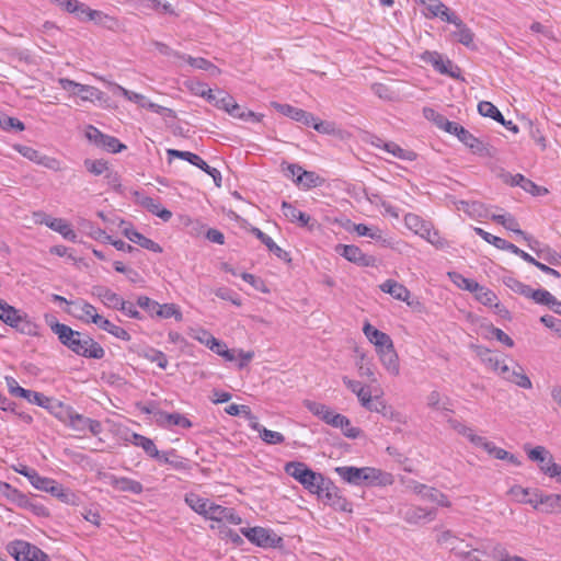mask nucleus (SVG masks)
I'll list each match as a JSON object with an SVG mask.
<instances>
[{
	"label": "nucleus",
	"instance_id": "nucleus-9",
	"mask_svg": "<svg viewBox=\"0 0 561 561\" xmlns=\"http://www.w3.org/2000/svg\"><path fill=\"white\" fill-rule=\"evenodd\" d=\"M100 479L116 491L140 494L144 486L139 481L127 477H119L110 472L100 473Z\"/></svg>",
	"mask_w": 561,
	"mask_h": 561
},
{
	"label": "nucleus",
	"instance_id": "nucleus-35",
	"mask_svg": "<svg viewBox=\"0 0 561 561\" xmlns=\"http://www.w3.org/2000/svg\"><path fill=\"white\" fill-rule=\"evenodd\" d=\"M0 320L7 325L19 328L23 321V316L18 309L8 305L7 302H3L0 307Z\"/></svg>",
	"mask_w": 561,
	"mask_h": 561
},
{
	"label": "nucleus",
	"instance_id": "nucleus-52",
	"mask_svg": "<svg viewBox=\"0 0 561 561\" xmlns=\"http://www.w3.org/2000/svg\"><path fill=\"white\" fill-rule=\"evenodd\" d=\"M457 432L462 435L465 438H467L476 448H483L485 442L488 440L486 437L478 435L474 433V431L466 425H459L456 427Z\"/></svg>",
	"mask_w": 561,
	"mask_h": 561
},
{
	"label": "nucleus",
	"instance_id": "nucleus-61",
	"mask_svg": "<svg viewBox=\"0 0 561 561\" xmlns=\"http://www.w3.org/2000/svg\"><path fill=\"white\" fill-rule=\"evenodd\" d=\"M54 410L50 411L55 414L57 419H59L62 423L68 425L70 421V415H72L73 409L71 407L65 405L62 402L54 400Z\"/></svg>",
	"mask_w": 561,
	"mask_h": 561
},
{
	"label": "nucleus",
	"instance_id": "nucleus-25",
	"mask_svg": "<svg viewBox=\"0 0 561 561\" xmlns=\"http://www.w3.org/2000/svg\"><path fill=\"white\" fill-rule=\"evenodd\" d=\"M123 233L129 241L140 245L141 248H144L146 250L152 251L154 253L162 252V248L157 242L145 237L144 234H141L140 232H138L137 230H135L131 227L125 228L123 230Z\"/></svg>",
	"mask_w": 561,
	"mask_h": 561
},
{
	"label": "nucleus",
	"instance_id": "nucleus-24",
	"mask_svg": "<svg viewBox=\"0 0 561 561\" xmlns=\"http://www.w3.org/2000/svg\"><path fill=\"white\" fill-rule=\"evenodd\" d=\"M403 519L410 524H417L421 520H432L435 517V511L421 506H407L400 511Z\"/></svg>",
	"mask_w": 561,
	"mask_h": 561
},
{
	"label": "nucleus",
	"instance_id": "nucleus-8",
	"mask_svg": "<svg viewBox=\"0 0 561 561\" xmlns=\"http://www.w3.org/2000/svg\"><path fill=\"white\" fill-rule=\"evenodd\" d=\"M67 311L76 319L88 324L93 323L96 325L102 317L98 313L96 308L84 299L70 301Z\"/></svg>",
	"mask_w": 561,
	"mask_h": 561
},
{
	"label": "nucleus",
	"instance_id": "nucleus-12",
	"mask_svg": "<svg viewBox=\"0 0 561 561\" xmlns=\"http://www.w3.org/2000/svg\"><path fill=\"white\" fill-rule=\"evenodd\" d=\"M363 333L366 336V339L371 343L375 347L376 354H379L381 352L388 351L392 347L393 341L390 337L389 334L378 330L374 325H371L369 322H365L363 325Z\"/></svg>",
	"mask_w": 561,
	"mask_h": 561
},
{
	"label": "nucleus",
	"instance_id": "nucleus-33",
	"mask_svg": "<svg viewBox=\"0 0 561 561\" xmlns=\"http://www.w3.org/2000/svg\"><path fill=\"white\" fill-rule=\"evenodd\" d=\"M46 222V227L51 229L55 232H58L68 241L77 242V233L72 229L71 225L64 218H53V220H48Z\"/></svg>",
	"mask_w": 561,
	"mask_h": 561
},
{
	"label": "nucleus",
	"instance_id": "nucleus-64",
	"mask_svg": "<svg viewBox=\"0 0 561 561\" xmlns=\"http://www.w3.org/2000/svg\"><path fill=\"white\" fill-rule=\"evenodd\" d=\"M541 472L550 478H556L558 482H561V466L554 462L553 457L547 465L541 466Z\"/></svg>",
	"mask_w": 561,
	"mask_h": 561
},
{
	"label": "nucleus",
	"instance_id": "nucleus-50",
	"mask_svg": "<svg viewBox=\"0 0 561 561\" xmlns=\"http://www.w3.org/2000/svg\"><path fill=\"white\" fill-rule=\"evenodd\" d=\"M45 492L51 494L53 496L59 499L65 503H71L75 497V494L70 490L64 488L54 479L51 480V484L48 485Z\"/></svg>",
	"mask_w": 561,
	"mask_h": 561
},
{
	"label": "nucleus",
	"instance_id": "nucleus-10",
	"mask_svg": "<svg viewBox=\"0 0 561 561\" xmlns=\"http://www.w3.org/2000/svg\"><path fill=\"white\" fill-rule=\"evenodd\" d=\"M335 252L358 266L368 267L376 265V259L373 255L365 254L354 244H337L335 245Z\"/></svg>",
	"mask_w": 561,
	"mask_h": 561
},
{
	"label": "nucleus",
	"instance_id": "nucleus-59",
	"mask_svg": "<svg viewBox=\"0 0 561 561\" xmlns=\"http://www.w3.org/2000/svg\"><path fill=\"white\" fill-rule=\"evenodd\" d=\"M434 121H435L436 125H437L440 129H443V130H445V131H447V133H449V134H451V135H456L457 137H458V135L460 134V130H459V129H462V128H463V127H462L461 125H459L458 123L450 122V121H448L446 117H444L443 115H439V114L435 115Z\"/></svg>",
	"mask_w": 561,
	"mask_h": 561
},
{
	"label": "nucleus",
	"instance_id": "nucleus-21",
	"mask_svg": "<svg viewBox=\"0 0 561 561\" xmlns=\"http://www.w3.org/2000/svg\"><path fill=\"white\" fill-rule=\"evenodd\" d=\"M174 56L179 59L178 67H183L184 64H187L194 69L205 70L211 75H217L220 72V70L214 64L205 58L192 57L185 54H174Z\"/></svg>",
	"mask_w": 561,
	"mask_h": 561
},
{
	"label": "nucleus",
	"instance_id": "nucleus-19",
	"mask_svg": "<svg viewBox=\"0 0 561 561\" xmlns=\"http://www.w3.org/2000/svg\"><path fill=\"white\" fill-rule=\"evenodd\" d=\"M379 289L382 293L389 294L390 296H392L394 299H397L399 301L407 302L409 306L411 305L410 290L404 285L398 283L397 280L387 279L379 285Z\"/></svg>",
	"mask_w": 561,
	"mask_h": 561
},
{
	"label": "nucleus",
	"instance_id": "nucleus-23",
	"mask_svg": "<svg viewBox=\"0 0 561 561\" xmlns=\"http://www.w3.org/2000/svg\"><path fill=\"white\" fill-rule=\"evenodd\" d=\"M137 197V203L140 204L144 208H146L151 214L161 218L163 221H169L172 217V213L161 206V204L152 197L140 195L139 193H135Z\"/></svg>",
	"mask_w": 561,
	"mask_h": 561
},
{
	"label": "nucleus",
	"instance_id": "nucleus-4",
	"mask_svg": "<svg viewBox=\"0 0 561 561\" xmlns=\"http://www.w3.org/2000/svg\"><path fill=\"white\" fill-rule=\"evenodd\" d=\"M316 495L322 503L330 505L336 511L352 512L353 510L352 504L342 494V491L327 478L323 480V485H320L319 491L316 492Z\"/></svg>",
	"mask_w": 561,
	"mask_h": 561
},
{
	"label": "nucleus",
	"instance_id": "nucleus-16",
	"mask_svg": "<svg viewBox=\"0 0 561 561\" xmlns=\"http://www.w3.org/2000/svg\"><path fill=\"white\" fill-rule=\"evenodd\" d=\"M156 423L163 428H172L179 426L182 428H191L192 422L180 413H168L165 411H157L154 413Z\"/></svg>",
	"mask_w": 561,
	"mask_h": 561
},
{
	"label": "nucleus",
	"instance_id": "nucleus-38",
	"mask_svg": "<svg viewBox=\"0 0 561 561\" xmlns=\"http://www.w3.org/2000/svg\"><path fill=\"white\" fill-rule=\"evenodd\" d=\"M477 355L479 356L480 360L485 365V367L494 373L495 370H499L500 364H502L503 360L500 354L484 347H478Z\"/></svg>",
	"mask_w": 561,
	"mask_h": 561
},
{
	"label": "nucleus",
	"instance_id": "nucleus-28",
	"mask_svg": "<svg viewBox=\"0 0 561 561\" xmlns=\"http://www.w3.org/2000/svg\"><path fill=\"white\" fill-rule=\"evenodd\" d=\"M457 209L465 211L469 217L473 219L490 218L491 213L489 208L481 202H467L460 201L457 204Z\"/></svg>",
	"mask_w": 561,
	"mask_h": 561
},
{
	"label": "nucleus",
	"instance_id": "nucleus-6",
	"mask_svg": "<svg viewBox=\"0 0 561 561\" xmlns=\"http://www.w3.org/2000/svg\"><path fill=\"white\" fill-rule=\"evenodd\" d=\"M16 561H48V556L30 542L18 540L9 547Z\"/></svg>",
	"mask_w": 561,
	"mask_h": 561
},
{
	"label": "nucleus",
	"instance_id": "nucleus-60",
	"mask_svg": "<svg viewBox=\"0 0 561 561\" xmlns=\"http://www.w3.org/2000/svg\"><path fill=\"white\" fill-rule=\"evenodd\" d=\"M253 233L257 237V239H260L266 247L267 249L273 252L276 256L278 257H282L283 254L285 253L284 250L278 247L274 240L267 236L266 233H264L263 231H261L260 229L255 228L253 229Z\"/></svg>",
	"mask_w": 561,
	"mask_h": 561
},
{
	"label": "nucleus",
	"instance_id": "nucleus-3",
	"mask_svg": "<svg viewBox=\"0 0 561 561\" xmlns=\"http://www.w3.org/2000/svg\"><path fill=\"white\" fill-rule=\"evenodd\" d=\"M284 471L296 481H298L309 493L316 494L320 485H323L325 477L322 473L314 472L305 462L289 461L285 463Z\"/></svg>",
	"mask_w": 561,
	"mask_h": 561
},
{
	"label": "nucleus",
	"instance_id": "nucleus-55",
	"mask_svg": "<svg viewBox=\"0 0 561 561\" xmlns=\"http://www.w3.org/2000/svg\"><path fill=\"white\" fill-rule=\"evenodd\" d=\"M365 409H367L371 412L380 413L383 416H387L390 419H394V416L398 415L397 413L391 411V409L387 405V403L378 396L373 398V400L369 403V407H366Z\"/></svg>",
	"mask_w": 561,
	"mask_h": 561
},
{
	"label": "nucleus",
	"instance_id": "nucleus-30",
	"mask_svg": "<svg viewBox=\"0 0 561 561\" xmlns=\"http://www.w3.org/2000/svg\"><path fill=\"white\" fill-rule=\"evenodd\" d=\"M382 367L391 376L400 374V360L394 347L377 354Z\"/></svg>",
	"mask_w": 561,
	"mask_h": 561
},
{
	"label": "nucleus",
	"instance_id": "nucleus-46",
	"mask_svg": "<svg viewBox=\"0 0 561 561\" xmlns=\"http://www.w3.org/2000/svg\"><path fill=\"white\" fill-rule=\"evenodd\" d=\"M92 22H94L96 25L102 26L104 28H107L110 31H117L121 27V23L118 19L115 16L108 15L104 13L103 11L95 10V13L93 14Z\"/></svg>",
	"mask_w": 561,
	"mask_h": 561
},
{
	"label": "nucleus",
	"instance_id": "nucleus-32",
	"mask_svg": "<svg viewBox=\"0 0 561 561\" xmlns=\"http://www.w3.org/2000/svg\"><path fill=\"white\" fill-rule=\"evenodd\" d=\"M249 426L259 433L260 438L267 445H279L285 442V436L276 431H271L261 425L257 421H253V424H249Z\"/></svg>",
	"mask_w": 561,
	"mask_h": 561
},
{
	"label": "nucleus",
	"instance_id": "nucleus-48",
	"mask_svg": "<svg viewBox=\"0 0 561 561\" xmlns=\"http://www.w3.org/2000/svg\"><path fill=\"white\" fill-rule=\"evenodd\" d=\"M154 317L160 319L174 318L176 321H182L183 319L182 311L175 304H159Z\"/></svg>",
	"mask_w": 561,
	"mask_h": 561
},
{
	"label": "nucleus",
	"instance_id": "nucleus-26",
	"mask_svg": "<svg viewBox=\"0 0 561 561\" xmlns=\"http://www.w3.org/2000/svg\"><path fill=\"white\" fill-rule=\"evenodd\" d=\"M373 145L383 149L386 152L392 154L394 158L400 160L413 161L416 158L415 152L404 149L393 141L386 142L382 141L381 139H377V141L373 142Z\"/></svg>",
	"mask_w": 561,
	"mask_h": 561
},
{
	"label": "nucleus",
	"instance_id": "nucleus-34",
	"mask_svg": "<svg viewBox=\"0 0 561 561\" xmlns=\"http://www.w3.org/2000/svg\"><path fill=\"white\" fill-rule=\"evenodd\" d=\"M282 213L286 219H288L291 222H297L301 227H306L309 225L310 216L300 211L288 202L282 203Z\"/></svg>",
	"mask_w": 561,
	"mask_h": 561
},
{
	"label": "nucleus",
	"instance_id": "nucleus-36",
	"mask_svg": "<svg viewBox=\"0 0 561 561\" xmlns=\"http://www.w3.org/2000/svg\"><path fill=\"white\" fill-rule=\"evenodd\" d=\"M524 449L529 460L537 462L540 470L541 466L547 465L553 457L551 453L543 446L530 447L529 445H525Z\"/></svg>",
	"mask_w": 561,
	"mask_h": 561
},
{
	"label": "nucleus",
	"instance_id": "nucleus-45",
	"mask_svg": "<svg viewBox=\"0 0 561 561\" xmlns=\"http://www.w3.org/2000/svg\"><path fill=\"white\" fill-rule=\"evenodd\" d=\"M491 219L502 225L505 229L518 234L524 236V231L519 229V224L511 214H492Z\"/></svg>",
	"mask_w": 561,
	"mask_h": 561
},
{
	"label": "nucleus",
	"instance_id": "nucleus-29",
	"mask_svg": "<svg viewBox=\"0 0 561 561\" xmlns=\"http://www.w3.org/2000/svg\"><path fill=\"white\" fill-rule=\"evenodd\" d=\"M92 296L101 300L107 308L117 309L122 301V297L105 286H93Z\"/></svg>",
	"mask_w": 561,
	"mask_h": 561
},
{
	"label": "nucleus",
	"instance_id": "nucleus-40",
	"mask_svg": "<svg viewBox=\"0 0 561 561\" xmlns=\"http://www.w3.org/2000/svg\"><path fill=\"white\" fill-rule=\"evenodd\" d=\"M185 503L198 515L203 517L207 513L210 500L199 496L197 493L190 492L185 495Z\"/></svg>",
	"mask_w": 561,
	"mask_h": 561
},
{
	"label": "nucleus",
	"instance_id": "nucleus-11",
	"mask_svg": "<svg viewBox=\"0 0 561 561\" xmlns=\"http://www.w3.org/2000/svg\"><path fill=\"white\" fill-rule=\"evenodd\" d=\"M241 533L249 541L259 547H275L280 541L279 537L263 527L242 528Z\"/></svg>",
	"mask_w": 561,
	"mask_h": 561
},
{
	"label": "nucleus",
	"instance_id": "nucleus-17",
	"mask_svg": "<svg viewBox=\"0 0 561 561\" xmlns=\"http://www.w3.org/2000/svg\"><path fill=\"white\" fill-rule=\"evenodd\" d=\"M422 14L426 19L438 18L444 22H447L449 18L455 13L448 7H446L440 0H428L421 4Z\"/></svg>",
	"mask_w": 561,
	"mask_h": 561
},
{
	"label": "nucleus",
	"instance_id": "nucleus-56",
	"mask_svg": "<svg viewBox=\"0 0 561 561\" xmlns=\"http://www.w3.org/2000/svg\"><path fill=\"white\" fill-rule=\"evenodd\" d=\"M225 412L231 416L243 415L249 424H253L256 416L251 412L248 405L232 403L225 409Z\"/></svg>",
	"mask_w": 561,
	"mask_h": 561
},
{
	"label": "nucleus",
	"instance_id": "nucleus-58",
	"mask_svg": "<svg viewBox=\"0 0 561 561\" xmlns=\"http://www.w3.org/2000/svg\"><path fill=\"white\" fill-rule=\"evenodd\" d=\"M528 297H530L537 304L548 306L550 309L557 299L551 293H549L546 289H531V293L529 294Z\"/></svg>",
	"mask_w": 561,
	"mask_h": 561
},
{
	"label": "nucleus",
	"instance_id": "nucleus-43",
	"mask_svg": "<svg viewBox=\"0 0 561 561\" xmlns=\"http://www.w3.org/2000/svg\"><path fill=\"white\" fill-rule=\"evenodd\" d=\"M506 380L523 389H530L533 387L531 380L525 374L524 368L518 364L512 368V374L506 376Z\"/></svg>",
	"mask_w": 561,
	"mask_h": 561
},
{
	"label": "nucleus",
	"instance_id": "nucleus-27",
	"mask_svg": "<svg viewBox=\"0 0 561 561\" xmlns=\"http://www.w3.org/2000/svg\"><path fill=\"white\" fill-rule=\"evenodd\" d=\"M423 59L430 62L438 72L451 77L456 76L454 72V64L437 51H426Z\"/></svg>",
	"mask_w": 561,
	"mask_h": 561
},
{
	"label": "nucleus",
	"instance_id": "nucleus-62",
	"mask_svg": "<svg viewBox=\"0 0 561 561\" xmlns=\"http://www.w3.org/2000/svg\"><path fill=\"white\" fill-rule=\"evenodd\" d=\"M144 357L151 363H156L161 369H165L169 363L167 355L154 348H150L145 352Z\"/></svg>",
	"mask_w": 561,
	"mask_h": 561
},
{
	"label": "nucleus",
	"instance_id": "nucleus-39",
	"mask_svg": "<svg viewBox=\"0 0 561 561\" xmlns=\"http://www.w3.org/2000/svg\"><path fill=\"white\" fill-rule=\"evenodd\" d=\"M253 356V352L229 350L228 347L225 350V352L221 353V357H224L227 362L238 360L239 368L245 367L251 362Z\"/></svg>",
	"mask_w": 561,
	"mask_h": 561
},
{
	"label": "nucleus",
	"instance_id": "nucleus-42",
	"mask_svg": "<svg viewBox=\"0 0 561 561\" xmlns=\"http://www.w3.org/2000/svg\"><path fill=\"white\" fill-rule=\"evenodd\" d=\"M68 13L73 14L81 22H89L92 21L95 10L91 9L83 2L72 0Z\"/></svg>",
	"mask_w": 561,
	"mask_h": 561
},
{
	"label": "nucleus",
	"instance_id": "nucleus-53",
	"mask_svg": "<svg viewBox=\"0 0 561 561\" xmlns=\"http://www.w3.org/2000/svg\"><path fill=\"white\" fill-rule=\"evenodd\" d=\"M448 277L458 288L470 293H472L478 285V282L467 278L458 272H448Z\"/></svg>",
	"mask_w": 561,
	"mask_h": 561
},
{
	"label": "nucleus",
	"instance_id": "nucleus-18",
	"mask_svg": "<svg viewBox=\"0 0 561 561\" xmlns=\"http://www.w3.org/2000/svg\"><path fill=\"white\" fill-rule=\"evenodd\" d=\"M474 294V298L482 305L488 307H494L499 314H507L508 311L499 302L497 296L495 293L485 286H482L478 283L477 288L472 291Z\"/></svg>",
	"mask_w": 561,
	"mask_h": 561
},
{
	"label": "nucleus",
	"instance_id": "nucleus-49",
	"mask_svg": "<svg viewBox=\"0 0 561 561\" xmlns=\"http://www.w3.org/2000/svg\"><path fill=\"white\" fill-rule=\"evenodd\" d=\"M295 183L302 188H311L320 185L322 179L314 172L302 170L295 179Z\"/></svg>",
	"mask_w": 561,
	"mask_h": 561
},
{
	"label": "nucleus",
	"instance_id": "nucleus-37",
	"mask_svg": "<svg viewBox=\"0 0 561 561\" xmlns=\"http://www.w3.org/2000/svg\"><path fill=\"white\" fill-rule=\"evenodd\" d=\"M534 490L523 488L522 485H513L508 490V494L513 501L523 504H529L535 507L536 496L533 494Z\"/></svg>",
	"mask_w": 561,
	"mask_h": 561
},
{
	"label": "nucleus",
	"instance_id": "nucleus-7",
	"mask_svg": "<svg viewBox=\"0 0 561 561\" xmlns=\"http://www.w3.org/2000/svg\"><path fill=\"white\" fill-rule=\"evenodd\" d=\"M108 87L112 89L113 93L122 94L128 101L136 103L138 106H140L142 108H148L151 112L157 113V114H163L165 112H170L169 108L151 102L145 95L136 93L134 91H129L115 82H108Z\"/></svg>",
	"mask_w": 561,
	"mask_h": 561
},
{
	"label": "nucleus",
	"instance_id": "nucleus-54",
	"mask_svg": "<svg viewBox=\"0 0 561 561\" xmlns=\"http://www.w3.org/2000/svg\"><path fill=\"white\" fill-rule=\"evenodd\" d=\"M23 399L49 411L54 410V399L48 398L41 392L27 390V393H25Z\"/></svg>",
	"mask_w": 561,
	"mask_h": 561
},
{
	"label": "nucleus",
	"instance_id": "nucleus-5",
	"mask_svg": "<svg viewBox=\"0 0 561 561\" xmlns=\"http://www.w3.org/2000/svg\"><path fill=\"white\" fill-rule=\"evenodd\" d=\"M304 405L314 416H317L318 419H320L321 421H323L324 423L334 428L343 426V422L344 425H347V417L345 415L336 413L330 407L321 402L305 400Z\"/></svg>",
	"mask_w": 561,
	"mask_h": 561
},
{
	"label": "nucleus",
	"instance_id": "nucleus-1",
	"mask_svg": "<svg viewBox=\"0 0 561 561\" xmlns=\"http://www.w3.org/2000/svg\"><path fill=\"white\" fill-rule=\"evenodd\" d=\"M50 330L58 336L59 342L76 355L101 359L105 355L104 348L89 334L71 329L60 322H50Z\"/></svg>",
	"mask_w": 561,
	"mask_h": 561
},
{
	"label": "nucleus",
	"instance_id": "nucleus-13",
	"mask_svg": "<svg viewBox=\"0 0 561 561\" xmlns=\"http://www.w3.org/2000/svg\"><path fill=\"white\" fill-rule=\"evenodd\" d=\"M204 518L215 522L228 523L231 525H239L242 522L241 517L234 512L233 508L221 506L211 501L208 505L207 513L205 514Z\"/></svg>",
	"mask_w": 561,
	"mask_h": 561
},
{
	"label": "nucleus",
	"instance_id": "nucleus-22",
	"mask_svg": "<svg viewBox=\"0 0 561 561\" xmlns=\"http://www.w3.org/2000/svg\"><path fill=\"white\" fill-rule=\"evenodd\" d=\"M130 443L137 447L142 448L144 451L151 458H156L163 462H169L168 457L165 455L160 454L152 439L140 434L134 433L131 435Z\"/></svg>",
	"mask_w": 561,
	"mask_h": 561
},
{
	"label": "nucleus",
	"instance_id": "nucleus-47",
	"mask_svg": "<svg viewBox=\"0 0 561 561\" xmlns=\"http://www.w3.org/2000/svg\"><path fill=\"white\" fill-rule=\"evenodd\" d=\"M73 94L79 95L80 100L83 102L102 101L104 98V93L98 88L81 83L79 90L73 92Z\"/></svg>",
	"mask_w": 561,
	"mask_h": 561
},
{
	"label": "nucleus",
	"instance_id": "nucleus-41",
	"mask_svg": "<svg viewBox=\"0 0 561 561\" xmlns=\"http://www.w3.org/2000/svg\"><path fill=\"white\" fill-rule=\"evenodd\" d=\"M167 153L169 157H176L182 160H185L188 163L199 168L203 171L206 170V168H208V164L206 163V161H204L198 154L193 153L191 151H181V150H176V149H169L167 151Z\"/></svg>",
	"mask_w": 561,
	"mask_h": 561
},
{
	"label": "nucleus",
	"instance_id": "nucleus-14",
	"mask_svg": "<svg viewBox=\"0 0 561 561\" xmlns=\"http://www.w3.org/2000/svg\"><path fill=\"white\" fill-rule=\"evenodd\" d=\"M533 494L536 496L535 510L546 514L561 511V494H548L538 489H535Z\"/></svg>",
	"mask_w": 561,
	"mask_h": 561
},
{
	"label": "nucleus",
	"instance_id": "nucleus-15",
	"mask_svg": "<svg viewBox=\"0 0 561 561\" xmlns=\"http://www.w3.org/2000/svg\"><path fill=\"white\" fill-rule=\"evenodd\" d=\"M67 426L79 433L89 431L93 435H99L102 432V424L99 421L85 417L75 410Z\"/></svg>",
	"mask_w": 561,
	"mask_h": 561
},
{
	"label": "nucleus",
	"instance_id": "nucleus-20",
	"mask_svg": "<svg viewBox=\"0 0 561 561\" xmlns=\"http://www.w3.org/2000/svg\"><path fill=\"white\" fill-rule=\"evenodd\" d=\"M447 23L454 24L456 26V31L453 32V36L462 45L467 47H471L473 45V33L472 31L462 22V20L454 13Z\"/></svg>",
	"mask_w": 561,
	"mask_h": 561
},
{
	"label": "nucleus",
	"instance_id": "nucleus-51",
	"mask_svg": "<svg viewBox=\"0 0 561 561\" xmlns=\"http://www.w3.org/2000/svg\"><path fill=\"white\" fill-rule=\"evenodd\" d=\"M460 134L458 135V139L472 149L474 152L482 153L484 148V145L474 137L469 130H467L465 127L462 129H459Z\"/></svg>",
	"mask_w": 561,
	"mask_h": 561
},
{
	"label": "nucleus",
	"instance_id": "nucleus-57",
	"mask_svg": "<svg viewBox=\"0 0 561 561\" xmlns=\"http://www.w3.org/2000/svg\"><path fill=\"white\" fill-rule=\"evenodd\" d=\"M83 164L87 171L93 175H106V173L110 171L107 162L102 159H85Z\"/></svg>",
	"mask_w": 561,
	"mask_h": 561
},
{
	"label": "nucleus",
	"instance_id": "nucleus-44",
	"mask_svg": "<svg viewBox=\"0 0 561 561\" xmlns=\"http://www.w3.org/2000/svg\"><path fill=\"white\" fill-rule=\"evenodd\" d=\"M100 329L106 331L107 333L112 334L116 339H119L122 341H129L130 334L122 327L116 325L112 323L110 320L105 319L104 317H101L99 323L96 324Z\"/></svg>",
	"mask_w": 561,
	"mask_h": 561
},
{
	"label": "nucleus",
	"instance_id": "nucleus-63",
	"mask_svg": "<svg viewBox=\"0 0 561 561\" xmlns=\"http://www.w3.org/2000/svg\"><path fill=\"white\" fill-rule=\"evenodd\" d=\"M100 147L112 153L121 152L126 148L117 138L110 135H105Z\"/></svg>",
	"mask_w": 561,
	"mask_h": 561
},
{
	"label": "nucleus",
	"instance_id": "nucleus-31",
	"mask_svg": "<svg viewBox=\"0 0 561 561\" xmlns=\"http://www.w3.org/2000/svg\"><path fill=\"white\" fill-rule=\"evenodd\" d=\"M209 102L213 103L216 107L227 112L230 116L234 111L239 110V104L234 101V99L222 91L209 94Z\"/></svg>",
	"mask_w": 561,
	"mask_h": 561
},
{
	"label": "nucleus",
	"instance_id": "nucleus-2",
	"mask_svg": "<svg viewBox=\"0 0 561 561\" xmlns=\"http://www.w3.org/2000/svg\"><path fill=\"white\" fill-rule=\"evenodd\" d=\"M336 474L352 485H388L392 483V476L374 467L342 466L334 469Z\"/></svg>",
	"mask_w": 561,
	"mask_h": 561
}]
</instances>
